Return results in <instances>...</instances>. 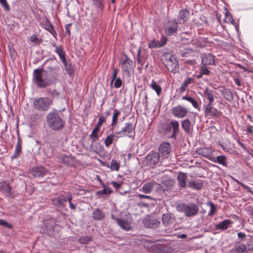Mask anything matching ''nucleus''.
I'll list each match as a JSON object with an SVG mask.
<instances>
[{"mask_svg":"<svg viewBox=\"0 0 253 253\" xmlns=\"http://www.w3.org/2000/svg\"><path fill=\"white\" fill-rule=\"evenodd\" d=\"M49 71H45L42 68L36 69L33 74V81L40 88H45L55 84L58 74L55 72L56 69L49 67Z\"/></svg>","mask_w":253,"mask_h":253,"instance_id":"nucleus-1","label":"nucleus"},{"mask_svg":"<svg viewBox=\"0 0 253 253\" xmlns=\"http://www.w3.org/2000/svg\"><path fill=\"white\" fill-rule=\"evenodd\" d=\"M46 121L48 127L54 130H61L65 125V122L56 110L48 113L46 117Z\"/></svg>","mask_w":253,"mask_h":253,"instance_id":"nucleus-2","label":"nucleus"},{"mask_svg":"<svg viewBox=\"0 0 253 253\" xmlns=\"http://www.w3.org/2000/svg\"><path fill=\"white\" fill-rule=\"evenodd\" d=\"M177 209L188 217L195 216L198 214L199 211L198 206L194 203H190L189 204H180L177 206Z\"/></svg>","mask_w":253,"mask_h":253,"instance_id":"nucleus-3","label":"nucleus"},{"mask_svg":"<svg viewBox=\"0 0 253 253\" xmlns=\"http://www.w3.org/2000/svg\"><path fill=\"white\" fill-rule=\"evenodd\" d=\"M52 100L48 97H39L35 99L33 102L34 108L40 111H47L52 105Z\"/></svg>","mask_w":253,"mask_h":253,"instance_id":"nucleus-4","label":"nucleus"},{"mask_svg":"<svg viewBox=\"0 0 253 253\" xmlns=\"http://www.w3.org/2000/svg\"><path fill=\"white\" fill-rule=\"evenodd\" d=\"M164 56L165 59L164 63L168 70L173 73L178 72L179 65L174 56L169 53L165 54Z\"/></svg>","mask_w":253,"mask_h":253,"instance_id":"nucleus-5","label":"nucleus"},{"mask_svg":"<svg viewBox=\"0 0 253 253\" xmlns=\"http://www.w3.org/2000/svg\"><path fill=\"white\" fill-rule=\"evenodd\" d=\"M119 63L123 73L129 77L130 73L133 69L134 63L133 61L128 58L126 55H124L121 57Z\"/></svg>","mask_w":253,"mask_h":253,"instance_id":"nucleus-6","label":"nucleus"},{"mask_svg":"<svg viewBox=\"0 0 253 253\" xmlns=\"http://www.w3.org/2000/svg\"><path fill=\"white\" fill-rule=\"evenodd\" d=\"M135 125L131 123H126L125 126L120 131L115 132L116 137L117 138L124 137L126 135L129 137L134 136Z\"/></svg>","mask_w":253,"mask_h":253,"instance_id":"nucleus-7","label":"nucleus"},{"mask_svg":"<svg viewBox=\"0 0 253 253\" xmlns=\"http://www.w3.org/2000/svg\"><path fill=\"white\" fill-rule=\"evenodd\" d=\"M56 225L54 220L52 218L44 220L43 221L41 232L48 236H53L54 233V228Z\"/></svg>","mask_w":253,"mask_h":253,"instance_id":"nucleus-8","label":"nucleus"},{"mask_svg":"<svg viewBox=\"0 0 253 253\" xmlns=\"http://www.w3.org/2000/svg\"><path fill=\"white\" fill-rule=\"evenodd\" d=\"M203 108L205 116L206 117L217 118L221 115V112L213 108L212 104L204 105Z\"/></svg>","mask_w":253,"mask_h":253,"instance_id":"nucleus-9","label":"nucleus"},{"mask_svg":"<svg viewBox=\"0 0 253 253\" xmlns=\"http://www.w3.org/2000/svg\"><path fill=\"white\" fill-rule=\"evenodd\" d=\"M171 112L176 118H183L187 116L189 111L187 108L179 105L172 108L171 110Z\"/></svg>","mask_w":253,"mask_h":253,"instance_id":"nucleus-10","label":"nucleus"},{"mask_svg":"<svg viewBox=\"0 0 253 253\" xmlns=\"http://www.w3.org/2000/svg\"><path fill=\"white\" fill-rule=\"evenodd\" d=\"M178 23L175 21H169L165 27V33L166 35L170 36L174 35L177 30Z\"/></svg>","mask_w":253,"mask_h":253,"instance_id":"nucleus-11","label":"nucleus"},{"mask_svg":"<svg viewBox=\"0 0 253 253\" xmlns=\"http://www.w3.org/2000/svg\"><path fill=\"white\" fill-rule=\"evenodd\" d=\"M160 224V221L154 217L149 216L144 220V226L149 228H156L159 227Z\"/></svg>","mask_w":253,"mask_h":253,"instance_id":"nucleus-12","label":"nucleus"},{"mask_svg":"<svg viewBox=\"0 0 253 253\" xmlns=\"http://www.w3.org/2000/svg\"><path fill=\"white\" fill-rule=\"evenodd\" d=\"M175 221L174 215L171 213L163 214L162 216V221L165 226H172Z\"/></svg>","mask_w":253,"mask_h":253,"instance_id":"nucleus-13","label":"nucleus"},{"mask_svg":"<svg viewBox=\"0 0 253 253\" xmlns=\"http://www.w3.org/2000/svg\"><path fill=\"white\" fill-rule=\"evenodd\" d=\"M159 154L164 158L168 157L170 152V144L168 142L162 143L159 148Z\"/></svg>","mask_w":253,"mask_h":253,"instance_id":"nucleus-14","label":"nucleus"},{"mask_svg":"<svg viewBox=\"0 0 253 253\" xmlns=\"http://www.w3.org/2000/svg\"><path fill=\"white\" fill-rule=\"evenodd\" d=\"M156 184V182L154 180L147 182L144 183L142 187L139 189V191L145 194H149L152 191Z\"/></svg>","mask_w":253,"mask_h":253,"instance_id":"nucleus-15","label":"nucleus"},{"mask_svg":"<svg viewBox=\"0 0 253 253\" xmlns=\"http://www.w3.org/2000/svg\"><path fill=\"white\" fill-rule=\"evenodd\" d=\"M90 138L91 139V143L90 145V150L97 153L99 149L97 148V146H95V145H98L100 147V144L99 143H96V140L99 138V135L97 132H93L92 131L90 135Z\"/></svg>","mask_w":253,"mask_h":253,"instance_id":"nucleus-16","label":"nucleus"},{"mask_svg":"<svg viewBox=\"0 0 253 253\" xmlns=\"http://www.w3.org/2000/svg\"><path fill=\"white\" fill-rule=\"evenodd\" d=\"M67 195H61L58 197L53 198L52 200V203L53 205L57 207H64L65 205V203L67 202Z\"/></svg>","mask_w":253,"mask_h":253,"instance_id":"nucleus-17","label":"nucleus"},{"mask_svg":"<svg viewBox=\"0 0 253 253\" xmlns=\"http://www.w3.org/2000/svg\"><path fill=\"white\" fill-rule=\"evenodd\" d=\"M247 247L241 242H237L231 250V253H247Z\"/></svg>","mask_w":253,"mask_h":253,"instance_id":"nucleus-18","label":"nucleus"},{"mask_svg":"<svg viewBox=\"0 0 253 253\" xmlns=\"http://www.w3.org/2000/svg\"><path fill=\"white\" fill-rule=\"evenodd\" d=\"M47 172L45 168L42 167H37L32 169L31 173L35 177H42Z\"/></svg>","mask_w":253,"mask_h":253,"instance_id":"nucleus-19","label":"nucleus"},{"mask_svg":"<svg viewBox=\"0 0 253 253\" xmlns=\"http://www.w3.org/2000/svg\"><path fill=\"white\" fill-rule=\"evenodd\" d=\"M190 12L187 9H182L179 11L178 19L180 24H184L190 17Z\"/></svg>","mask_w":253,"mask_h":253,"instance_id":"nucleus-20","label":"nucleus"},{"mask_svg":"<svg viewBox=\"0 0 253 253\" xmlns=\"http://www.w3.org/2000/svg\"><path fill=\"white\" fill-rule=\"evenodd\" d=\"M175 184L173 179H167L162 182L161 186L164 191H171Z\"/></svg>","mask_w":253,"mask_h":253,"instance_id":"nucleus-21","label":"nucleus"},{"mask_svg":"<svg viewBox=\"0 0 253 253\" xmlns=\"http://www.w3.org/2000/svg\"><path fill=\"white\" fill-rule=\"evenodd\" d=\"M179 124L176 120H171L169 124V128L172 129L173 132L171 135V137L175 138L176 136L179 132Z\"/></svg>","mask_w":253,"mask_h":253,"instance_id":"nucleus-22","label":"nucleus"},{"mask_svg":"<svg viewBox=\"0 0 253 253\" xmlns=\"http://www.w3.org/2000/svg\"><path fill=\"white\" fill-rule=\"evenodd\" d=\"M187 175L186 173L180 172L178 173L177 180L179 186L182 188H185L186 186V179Z\"/></svg>","mask_w":253,"mask_h":253,"instance_id":"nucleus-23","label":"nucleus"},{"mask_svg":"<svg viewBox=\"0 0 253 253\" xmlns=\"http://www.w3.org/2000/svg\"><path fill=\"white\" fill-rule=\"evenodd\" d=\"M232 223V222L229 219H225L222 222L215 225V229L216 230H225Z\"/></svg>","mask_w":253,"mask_h":253,"instance_id":"nucleus-24","label":"nucleus"},{"mask_svg":"<svg viewBox=\"0 0 253 253\" xmlns=\"http://www.w3.org/2000/svg\"><path fill=\"white\" fill-rule=\"evenodd\" d=\"M214 61V56L210 53L204 55L202 58V64L204 65H213Z\"/></svg>","mask_w":253,"mask_h":253,"instance_id":"nucleus-25","label":"nucleus"},{"mask_svg":"<svg viewBox=\"0 0 253 253\" xmlns=\"http://www.w3.org/2000/svg\"><path fill=\"white\" fill-rule=\"evenodd\" d=\"M0 190L1 192L6 194L9 196L13 194L11 188L8 184L5 182H0Z\"/></svg>","mask_w":253,"mask_h":253,"instance_id":"nucleus-26","label":"nucleus"},{"mask_svg":"<svg viewBox=\"0 0 253 253\" xmlns=\"http://www.w3.org/2000/svg\"><path fill=\"white\" fill-rule=\"evenodd\" d=\"M213 151L210 147H205L197 150V153L205 158H209L212 154Z\"/></svg>","mask_w":253,"mask_h":253,"instance_id":"nucleus-27","label":"nucleus"},{"mask_svg":"<svg viewBox=\"0 0 253 253\" xmlns=\"http://www.w3.org/2000/svg\"><path fill=\"white\" fill-rule=\"evenodd\" d=\"M160 155L159 153L157 152L152 153L147 156L148 161L152 164H157L159 162Z\"/></svg>","mask_w":253,"mask_h":253,"instance_id":"nucleus-28","label":"nucleus"},{"mask_svg":"<svg viewBox=\"0 0 253 253\" xmlns=\"http://www.w3.org/2000/svg\"><path fill=\"white\" fill-rule=\"evenodd\" d=\"M92 218L96 220H102L105 218V214L100 210L96 209L92 212Z\"/></svg>","mask_w":253,"mask_h":253,"instance_id":"nucleus-29","label":"nucleus"},{"mask_svg":"<svg viewBox=\"0 0 253 253\" xmlns=\"http://www.w3.org/2000/svg\"><path fill=\"white\" fill-rule=\"evenodd\" d=\"M188 187L194 190L201 189L203 186L202 182L200 181L192 180L188 183Z\"/></svg>","mask_w":253,"mask_h":253,"instance_id":"nucleus-30","label":"nucleus"},{"mask_svg":"<svg viewBox=\"0 0 253 253\" xmlns=\"http://www.w3.org/2000/svg\"><path fill=\"white\" fill-rule=\"evenodd\" d=\"M194 78H187L182 84L179 90L180 92H184L186 90L187 86L192 84L194 83Z\"/></svg>","mask_w":253,"mask_h":253,"instance_id":"nucleus-31","label":"nucleus"},{"mask_svg":"<svg viewBox=\"0 0 253 253\" xmlns=\"http://www.w3.org/2000/svg\"><path fill=\"white\" fill-rule=\"evenodd\" d=\"M181 126L185 133L189 134L191 132V122L189 119H186L182 121Z\"/></svg>","mask_w":253,"mask_h":253,"instance_id":"nucleus-32","label":"nucleus"},{"mask_svg":"<svg viewBox=\"0 0 253 253\" xmlns=\"http://www.w3.org/2000/svg\"><path fill=\"white\" fill-rule=\"evenodd\" d=\"M204 96L209 101L207 104H212V103L214 101V97L213 91L207 88L204 92Z\"/></svg>","mask_w":253,"mask_h":253,"instance_id":"nucleus-33","label":"nucleus"},{"mask_svg":"<svg viewBox=\"0 0 253 253\" xmlns=\"http://www.w3.org/2000/svg\"><path fill=\"white\" fill-rule=\"evenodd\" d=\"M44 29L48 31L54 37H56L57 36V33L54 29L52 25L47 20H46L44 24Z\"/></svg>","mask_w":253,"mask_h":253,"instance_id":"nucleus-34","label":"nucleus"},{"mask_svg":"<svg viewBox=\"0 0 253 253\" xmlns=\"http://www.w3.org/2000/svg\"><path fill=\"white\" fill-rule=\"evenodd\" d=\"M224 98L228 101H232L234 99L233 94L232 91L229 89H224L222 91Z\"/></svg>","mask_w":253,"mask_h":253,"instance_id":"nucleus-35","label":"nucleus"},{"mask_svg":"<svg viewBox=\"0 0 253 253\" xmlns=\"http://www.w3.org/2000/svg\"><path fill=\"white\" fill-rule=\"evenodd\" d=\"M182 99L187 100L188 102H190L194 108L198 110H200L199 105L196 100H195L193 98L188 96H184L182 97Z\"/></svg>","mask_w":253,"mask_h":253,"instance_id":"nucleus-36","label":"nucleus"},{"mask_svg":"<svg viewBox=\"0 0 253 253\" xmlns=\"http://www.w3.org/2000/svg\"><path fill=\"white\" fill-rule=\"evenodd\" d=\"M61 162L67 166H71L73 165V159L72 158L66 156L64 154L60 155Z\"/></svg>","mask_w":253,"mask_h":253,"instance_id":"nucleus-37","label":"nucleus"},{"mask_svg":"<svg viewBox=\"0 0 253 253\" xmlns=\"http://www.w3.org/2000/svg\"><path fill=\"white\" fill-rule=\"evenodd\" d=\"M62 63L64 65V68L67 73L69 75L73 74L74 70L71 62L67 61L65 59V61L62 62Z\"/></svg>","mask_w":253,"mask_h":253,"instance_id":"nucleus-38","label":"nucleus"},{"mask_svg":"<svg viewBox=\"0 0 253 253\" xmlns=\"http://www.w3.org/2000/svg\"><path fill=\"white\" fill-rule=\"evenodd\" d=\"M55 47V52H56L59 55L62 62L65 61V54L64 53L63 49L61 46H57L54 45Z\"/></svg>","mask_w":253,"mask_h":253,"instance_id":"nucleus-39","label":"nucleus"},{"mask_svg":"<svg viewBox=\"0 0 253 253\" xmlns=\"http://www.w3.org/2000/svg\"><path fill=\"white\" fill-rule=\"evenodd\" d=\"M211 161L214 162H217L218 163L221 164L223 166H226V158L224 156H218L216 159L212 158L210 159Z\"/></svg>","mask_w":253,"mask_h":253,"instance_id":"nucleus-40","label":"nucleus"},{"mask_svg":"<svg viewBox=\"0 0 253 253\" xmlns=\"http://www.w3.org/2000/svg\"><path fill=\"white\" fill-rule=\"evenodd\" d=\"M146 58V57L144 55L142 54L141 49L139 48L137 51V64L142 66Z\"/></svg>","mask_w":253,"mask_h":253,"instance_id":"nucleus-41","label":"nucleus"},{"mask_svg":"<svg viewBox=\"0 0 253 253\" xmlns=\"http://www.w3.org/2000/svg\"><path fill=\"white\" fill-rule=\"evenodd\" d=\"M151 87L157 93V94L159 96L162 92V88L160 85L158 84L156 82H155L154 81H153L152 82V83L150 85Z\"/></svg>","mask_w":253,"mask_h":253,"instance_id":"nucleus-42","label":"nucleus"},{"mask_svg":"<svg viewBox=\"0 0 253 253\" xmlns=\"http://www.w3.org/2000/svg\"><path fill=\"white\" fill-rule=\"evenodd\" d=\"M120 221H119L117 224L122 229L126 231L129 230L130 229V226L127 221H126V220H123L121 218Z\"/></svg>","mask_w":253,"mask_h":253,"instance_id":"nucleus-43","label":"nucleus"},{"mask_svg":"<svg viewBox=\"0 0 253 253\" xmlns=\"http://www.w3.org/2000/svg\"><path fill=\"white\" fill-rule=\"evenodd\" d=\"M120 114V112L117 109H114V114L112 117V126H115L118 123V118Z\"/></svg>","mask_w":253,"mask_h":253,"instance_id":"nucleus-44","label":"nucleus"},{"mask_svg":"<svg viewBox=\"0 0 253 253\" xmlns=\"http://www.w3.org/2000/svg\"><path fill=\"white\" fill-rule=\"evenodd\" d=\"M120 167V164L118 162L115 160H112L109 168L112 170L118 171Z\"/></svg>","mask_w":253,"mask_h":253,"instance_id":"nucleus-45","label":"nucleus"},{"mask_svg":"<svg viewBox=\"0 0 253 253\" xmlns=\"http://www.w3.org/2000/svg\"><path fill=\"white\" fill-rule=\"evenodd\" d=\"M207 205L210 206V211L209 212L208 215L210 216H212L216 212V207L211 202H209Z\"/></svg>","mask_w":253,"mask_h":253,"instance_id":"nucleus-46","label":"nucleus"},{"mask_svg":"<svg viewBox=\"0 0 253 253\" xmlns=\"http://www.w3.org/2000/svg\"><path fill=\"white\" fill-rule=\"evenodd\" d=\"M115 136L113 134H110L107 136L106 138L104 144L106 147H108L112 144L114 137Z\"/></svg>","mask_w":253,"mask_h":253,"instance_id":"nucleus-47","label":"nucleus"},{"mask_svg":"<svg viewBox=\"0 0 253 253\" xmlns=\"http://www.w3.org/2000/svg\"><path fill=\"white\" fill-rule=\"evenodd\" d=\"M21 149L15 147L14 153L11 156L10 158L11 160L18 159L21 155Z\"/></svg>","mask_w":253,"mask_h":253,"instance_id":"nucleus-48","label":"nucleus"},{"mask_svg":"<svg viewBox=\"0 0 253 253\" xmlns=\"http://www.w3.org/2000/svg\"><path fill=\"white\" fill-rule=\"evenodd\" d=\"M113 192L112 189H111L109 187H106V188H104L102 190L97 191V194L98 195L102 194V195H106L109 194Z\"/></svg>","mask_w":253,"mask_h":253,"instance_id":"nucleus-49","label":"nucleus"},{"mask_svg":"<svg viewBox=\"0 0 253 253\" xmlns=\"http://www.w3.org/2000/svg\"><path fill=\"white\" fill-rule=\"evenodd\" d=\"M91 240V238L88 236L81 237L78 239V242L82 244H85L88 243Z\"/></svg>","mask_w":253,"mask_h":253,"instance_id":"nucleus-50","label":"nucleus"},{"mask_svg":"<svg viewBox=\"0 0 253 253\" xmlns=\"http://www.w3.org/2000/svg\"><path fill=\"white\" fill-rule=\"evenodd\" d=\"M67 201H68L69 203V206H70V209H71L72 210H76V206L73 204V203H72L71 202V200L72 199V195L71 193H68L67 195Z\"/></svg>","mask_w":253,"mask_h":253,"instance_id":"nucleus-51","label":"nucleus"},{"mask_svg":"<svg viewBox=\"0 0 253 253\" xmlns=\"http://www.w3.org/2000/svg\"><path fill=\"white\" fill-rule=\"evenodd\" d=\"M225 21L226 23H232L233 24H234V23L235 22L234 19H233L232 16L231 15V14L228 13V12H227L226 13V17L225 18Z\"/></svg>","mask_w":253,"mask_h":253,"instance_id":"nucleus-52","label":"nucleus"},{"mask_svg":"<svg viewBox=\"0 0 253 253\" xmlns=\"http://www.w3.org/2000/svg\"><path fill=\"white\" fill-rule=\"evenodd\" d=\"M200 71L201 72V74L203 75H209L211 71L208 70V69L206 67V65H203L201 67Z\"/></svg>","mask_w":253,"mask_h":253,"instance_id":"nucleus-53","label":"nucleus"},{"mask_svg":"<svg viewBox=\"0 0 253 253\" xmlns=\"http://www.w3.org/2000/svg\"><path fill=\"white\" fill-rule=\"evenodd\" d=\"M114 82H115L114 85L115 88H118L122 85V81L120 78H116Z\"/></svg>","mask_w":253,"mask_h":253,"instance_id":"nucleus-54","label":"nucleus"},{"mask_svg":"<svg viewBox=\"0 0 253 253\" xmlns=\"http://www.w3.org/2000/svg\"><path fill=\"white\" fill-rule=\"evenodd\" d=\"M105 122H106V117H104L103 116H100L99 117L98 122L97 124L98 125V126H101L102 124L103 123H105Z\"/></svg>","mask_w":253,"mask_h":253,"instance_id":"nucleus-55","label":"nucleus"},{"mask_svg":"<svg viewBox=\"0 0 253 253\" xmlns=\"http://www.w3.org/2000/svg\"><path fill=\"white\" fill-rule=\"evenodd\" d=\"M0 4L3 6L5 10H9V7L6 0H0Z\"/></svg>","mask_w":253,"mask_h":253,"instance_id":"nucleus-56","label":"nucleus"},{"mask_svg":"<svg viewBox=\"0 0 253 253\" xmlns=\"http://www.w3.org/2000/svg\"><path fill=\"white\" fill-rule=\"evenodd\" d=\"M148 46L149 48H154V47H160L159 43H158L155 41H153L149 43L148 44Z\"/></svg>","mask_w":253,"mask_h":253,"instance_id":"nucleus-57","label":"nucleus"},{"mask_svg":"<svg viewBox=\"0 0 253 253\" xmlns=\"http://www.w3.org/2000/svg\"><path fill=\"white\" fill-rule=\"evenodd\" d=\"M117 74H118V70L116 68H114L113 69V74H112V80H111V84L113 83V82L114 81L115 79H116V78H117Z\"/></svg>","mask_w":253,"mask_h":253,"instance_id":"nucleus-58","label":"nucleus"},{"mask_svg":"<svg viewBox=\"0 0 253 253\" xmlns=\"http://www.w3.org/2000/svg\"><path fill=\"white\" fill-rule=\"evenodd\" d=\"M237 235L238 238L242 241L244 240L246 237L245 233L242 232H238Z\"/></svg>","mask_w":253,"mask_h":253,"instance_id":"nucleus-59","label":"nucleus"},{"mask_svg":"<svg viewBox=\"0 0 253 253\" xmlns=\"http://www.w3.org/2000/svg\"><path fill=\"white\" fill-rule=\"evenodd\" d=\"M137 196L140 199H151V200L152 199V198L150 196H147V195H145L138 194Z\"/></svg>","mask_w":253,"mask_h":253,"instance_id":"nucleus-60","label":"nucleus"},{"mask_svg":"<svg viewBox=\"0 0 253 253\" xmlns=\"http://www.w3.org/2000/svg\"><path fill=\"white\" fill-rule=\"evenodd\" d=\"M21 144H22V140H21L20 137L19 136L18 138V141H17L16 146H15V147L22 149Z\"/></svg>","mask_w":253,"mask_h":253,"instance_id":"nucleus-61","label":"nucleus"},{"mask_svg":"<svg viewBox=\"0 0 253 253\" xmlns=\"http://www.w3.org/2000/svg\"><path fill=\"white\" fill-rule=\"evenodd\" d=\"M247 253H253V245H249L248 246Z\"/></svg>","mask_w":253,"mask_h":253,"instance_id":"nucleus-62","label":"nucleus"},{"mask_svg":"<svg viewBox=\"0 0 253 253\" xmlns=\"http://www.w3.org/2000/svg\"><path fill=\"white\" fill-rule=\"evenodd\" d=\"M111 184L116 189H119L121 187V184L117 182L112 181Z\"/></svg>","mask_w":253,"mask_h":253,"instance_id":"nucleus-63","label":"nucleus"},{"mask_svg":"<svg viewBox=\"0 0 253 253\" xmlns=\"http://www.w3.org/2000/svg\"><path fill=\"white\" fill-rule=\"evenodd\" d=\"M247 131L250 134L253 133V126L251 125H248L247 128Z\"/></svg>","mask_w":253,"mask_h":253,"instance_id":"nucleus-64","label":"nucleus"}]
</instances>
